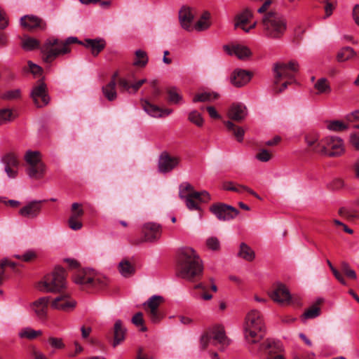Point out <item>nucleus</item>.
Returning <instances> with one entry per match:
<instances>
[{
  "label": "nucleus",
  "instance_id": "nucleus-1",
  "mask_svg": "<svg viewBox=\"0 0 359 359\" xmlns=\"http://www.w3.org/2000/svg\"><path fill=\"white\" fill-rule=\"evenodd\" d=\"M203 265L196 251L189 247L182 248L179 254V276L193 280L202 275Z\"/></svg>",
  "mask_w": 359,
  "mask_h": 359
},
{
  "label": "nucleus",
  "instance_id": "nucleus-2",
  "mask_svg": "<svg viewBox=\"0 0 359 359\" xmlns=\"http://www.w3.org/2000/svg\"><path fill=\"white\" fill-rule=\"evenodd\" d=\"M264 330L260 312L257 310L250 311L246 316L244 325L245 338L248 343L251 345L259 343L264 337Z\"/></svg>",
  "mask_w": 359,
  "mask_h": 359
},
{
  "label": "nucleus",
  "instance_id": "nucleus-3",
  "mask_svg": "<svg viewBox=\"0 0 359 359\" xmlns=\"http://www.w3.org/2000/svg\"><path fill=\"white\" fill-rule=\"evenodd\" d=\"M80 43L76 37H69L65 41H60L55 38H50L46 41L41 47L43 60L46 62H53L57 57L70 52L69 45Z\"/></svg>",
  "mask_w": 359,
  "mask_h": 359
},
{
  "label": "nucleus",
  "instance_id": "nucleus-4",
  "mask_svg": "<svg viewBox=\"0 0 359 359\" xmlns=\"http://www.w3.org/2000/svg\"><path fill=\"white\" fill-rule=\"evenodd\" d=\"M179 196L184 200L187 208L190 210H199V203H208L210 196L206 191H196L189 182H184L180 186Z\"/></svg>",
  "mask_w": 359,
  "mask_h": 359
},
{
  "label": "nucleus",
  "instance_id": "nucleus-5",
  "mask_svg": "<svg viewBox=\"0 0 359 359\" xmlns=\"http://www.w3.org/2000/svg\"><path fill=\"white\" fill-rule=\"evenodd\" d=\"M66 283L65 270L57 266L50 273L44 276L38 287L39 290L46 292H60L66 287Z\"/></svg>",
  "mask_w": 359,
  "mask_h": 359
},
{
  "label": "nucleus",
  "instance_id": "nucleus-6",
  "mask_svg": "<svg viewBox=\"0 0 359 359\" xmlns=\"http://www.w3.org/2000/svg\"><path fill=\"white\" fill-rule=\"evenodd\" d=\"M264 35L270 39H280L287 28L285 19L274 13H268L262 20Z\"/></svg>",
  "mask_w": 359,
  "mask_h": 359
},
{
  "label": "nucleus",
  "instance_id": "nucleus-7",
  "mask_svg": "<svg viewBox=\"0 0 359 359\" xmlns=\"http://www.w3.org/2000/svg\"><path fill=\"white\" fill-rule=\"evenodd\" d=\"M74 281L82 289H101L104 287L108 280L104 276L95 273L90 269L79 270L74 276Z\"/></svg>",
  "mask_w": 359,
  "mask_h": 359
},
{
  "label": "nucleus",
  "instance_id": "nucleus-8",
  "mask_svg": "<svg viewBox=\"0 0 359 359\" xmlns=\"http://www.w3.org/2000/svg\"><path fill=\"white\" fill-rule=\"evenodd\" d=\"M273 71L275 74V85H277L281 79H286L288 80L282 84L280 89H275L277 93H281L287 88L288 84L294 82L295 74L299 71V64L294 60L288 63H276L274 65Z\"/></svg>",
  "mask_w": 359,
  "mask_h": 359
},
{
  "label": "nucleus",
  "instance_id": "nucleus-9",
  "mask_svg": "<svg viewBox=\"0 0 359 359\" xmlns=\"http://www.w3.org/2000/svg\"><path fill=\"white\" fill-rule=\"evenodd\" d=\"M229 344V340L225 335L224 327L215 325L208 329L201 338V346L205 349L208 345H219V349L223 350Z\"/></svg>",
  "mask_w": 359,
  "mask_h": 359
},
{
  "label": "nucleus",
  "instance_id": "nucleus-10",
  "mask_svg": "<svg viewBox=\"0 0 359 359\" xmlns=\"http://www.w3.org/2000/svg\"><path fill=\"white\" fill-rule=\"evenodd\" d=\"M25 160L29 165L27 173L30 177L41 179L43 177L46 166L41 161V155L39 151H27L25 155Z\"/></svg>",
  "mask_w": 359,
  "mask_h": 359
},
{
  "label": "nucleus",
  "instance_id": "nucleus-11",
  "mask_svg": "<svg viewBox=\"0 0 359 359\" xmlns=\"http://www.w3.org/2000/svg\"><path fill=\"white\" fill-rule=\"evenodd\" d=\"M164 302V299L160 295H153L143 304V307L153 323H158L163 318V314L159 306Z\"/></svg>",
  "mask_w": 359,
  "mask_h": 359
},
{
  "label": "nucleus",
  "instance_id": "nucleus-12",
  "mask_svg": "<svg viewBox=\"0 0 359 359\" xmlns=\"http://www.w3.org/2000/svg\"><path fill=\"white\" fill-rule=\"evenodd\" d=\"M31 97L37 107H43L49 103L50 97L44 82L39 81L37 84L33 87Z\"/></svg>",
  "mask_w": 359,
  "mask_h": 359
},
{
  "label": "nucleus",
  "instance_id": "nucleus-13",
  "mask_svg": "<svg viewBox=\"0 0 359 359\" xmlns=\"http://www.w3.org/2000/svg\"><path fill=\"white\" fill-rule=\"evenodd\" d=\"M210 211L219 220H230L238 215V210L231 205L222 203L214 204L210 208Z\"/></svg>",
  "mask_w": 359,
  "mask_h": 359
},
{
  "label": "nucleus",
  "instance_id": "nucleus-14",
  "mask_svg": "<svg viewBox=\"0 0 359 359\" xmlns=\"http://www.w3.org/2000/svg\"><path fill=\"white\" fill-rule=\"evenodd\" d=\"M326 156L338 157L344 154L345 148L343 140L337 137H325Z\"/></svg>",
  "mask_w": 359,
  "mask_h": 359
},
{
  "label": "nucleus",
  "instance_id": "nucleus-15",
  "mask_svg": "<svg viewBox=\"0 0 359 359\" xmlns=\"http://www.w3.org/2000/svg\"><path fill=\"white\" fill-rule=\"evenodd\" d=\"M180 163V158L163 152L158 159V168L160 172L167 173L177 168Z\"/></svg>",
  "mask_w": 359,
  "mask_h": 359
},
{
  "label": "nucleus",
  "instance_id": "nucleus-16",
  "mask_svg": "<svg viewBox=\"0 0 359 359\" xmlns=\"http://www.w3.org/2000/svg\"><path fill=\"white\" fill-rule=\"evenodd\" d=\"M84 211L82 208L81 204L79 203H74L71 208V215L68 219V225L69 228L74 231L80 230L83 224L81 218L83 217Z\"/></svg>",
  "mask_w": 359,
  "mask_h": 359
},
{
  "label": "nucleus",
  "instance_id": "nucleus-17",
  "mask_svg": "<svg viewBox=\"0 0 359 359\" xmlns=\"http://www.w3.org/2000/svg\"><path fill=\"white\" fill-rule=\"evenodd\" d=\"M41 201H32L23 206L19 210V215L22 217L34 219L37 217L41 211Z\"/></svg>",
  "mask_w": 359,
  "mask_h": 359
},
{
  "label": "nucleus",
  "instance_id": "nucleus-18",
  "mask_svg": "<svg viewBox=\"0 0 359 359\" xmlns=\"http://www.w3.org/2000/svg\"><path fill=\"white\" fill-rule=\"evenodd\" d=\"M49 302L48 297H43L32 304L31 308L39 319L44 320L46 318Z\"/></svg>",
  "mask_w": 359,
  "mask_h": 359
},
{
  "label": "nucleus",
  "instance_id": "nucleus-19",
  "mask_svg": "<svg viewBox=\"0 0 359 359\" xmlns=\"http://www.w3.org/2000/svg\"><path fill=\"white\" fill-rule=\"evenodd\" d=\"M21 25L29 30L39 29L44 30L46 28V23L41 18L35 15H25L20 19Z\"/></svg>",
  "mask_w": 359,
  "mask_h": 359
},
{
  "label": "nucleus",
  "instance_id": "nucleus-20",
  "mask_svg": "<svg viewBox=\"0 0 359 359\" xmlns=\"http://www.w3.org/2000/svg\"><path fill=\"white\" fill-rule=\"evenodd\" d=\"M194 18V13L192 8L188 6H182L179 11V20L181 27L187 30H193L192 22Z\"/></svg>",
  "mask_w": 359,
  "mask_h": 359
},
{
  "label": "nucleus",
  "instance_id": "nucleus-21",
  "mask_svg": "<svg viewBox=\"0 0 359 359\" xmlns=\"http://www.w3.org/2000/svg\"><path fill=\"white\" fill-rule=\"evenodd\" d=\"M269 295L274 302L280 304H288L291 300L288 289L283 284H278Z\"/></svg>",
  "mask_w": 359,
  "mask_h": 359
},
{
  "label": "nucleus",
  "instance_id": "nucleus-22",
  "mask_svg": "<svg viewBox=\"0 0 359 359\" xmlns=\"http://www.w3.org/2000/svg\"><path fill=\"white\" fill-rule=\"evenodd\" d=\"M252 74L247 70L235 69L231 76V83L236 87L240 88L246 85L251 79Z\"/></svg>",
  "mask_w": 359,
  "mask_h": 359
},
{
  "label": "nucleus",
  "instance_id": "nucleus-23",
  "mask_svg": "<svg viewBox=\"0 0 359 359\" xmlns=\"http://www.w3.org/2000/svg\"><path fill=\"white\" fill-rule=\"evenodd\" d=\"M142 232L144 241L153 242L160 238L161 226L158 224L148 222L144 225Z\"/></svg>",
  "mask_w": 359,
  "mask_h": 359
},
{
  "label": "nucleus",
  "instance_id": "nucleus-24",
  "mask_svg": "<svg viewBox=\"0 0 359 359\" xmlns=\"http://www.w3.org/2000/svg\"><path fill=\"white\" fill-rule=\"evenodd\" d=\"M248 115V110L246 107L241 103L233 104L229 111L228 117L231 120L236 122H241Z\"/></svg>",
  "mask_w": 359,
  "mask_h": 359
},
{
  "label": "nucleus",
  "instance_id": "nucleus-25",
  "mask_svg": "<svg viewBox=\"0 0 359 359\" xmlns=\"http://www.w3.org/2000/svg\"><path fill=\"white\" fill-rule=\"evenodd\" d=\"M51 306L55 309L67 311L75 307L76 302L68 294H62L53 301Z\"/></svg>",
  "mask_w": 359,
  "mask_h": 359
},
{
  "label": "nucleus",
  "instance_id": "nucleus-26",
  "mask_svg": "<svg viewBox=\"0 0 359 359\" xmlns=\"http://www.w3.org/2000/svg\"><path fill=\"white\" fill-rule=\"evenodd\" d=\"M280 349V346L275 342L266 340L262 344H259L257 352L268 351L269 356L272 359H286L283 355L277 353Z\"/></svg>",
  "mask_w": 359,
  "mask_h": 359
},
{
  "label": "nucleus",
  "instance_id": "nucleus-27",
  "mask_svg": "<svg viewBox=\"0 0 359 359\" xmlns=\"http://www.w3.org/2000/svg\"><path fill=\"white\" fill-rule=\"evenodd\" d=\"M224 51L229 55H235L241 60L245 59L251 55L250 50L245 46L236 45L229 46L227 45L223 47Z\"/></svg>",
  "mask_w": 359,
  "mask_h": 359
},
{
  "label": "nucleus",
  "instance_id": "nucleus-28",
  "mask_svg": "<svg viewBox=\"0 0 359 359\" xmlns=\"http://www.w3.org/2000/svg\"><path fill=\"white\" fill-rule=\"evenodd\" d=\"M222 187L224 190L231 191L237 193H243L244 191L248 192L250 194L254 196L258 199H261L259 196L250 188L241 184L236 185L232 182H225L223 183Z\"/></svg>",
  "mask_w": 359,
  "mask_h": 359
},
{
  "label": "nucleus",
  "instance_id": "nucleus-29",
  "mask_svg": "<svg viewBox=\"0 0 359 359\" xmlns=\"http://www.w3.org/2000/svg\"><path fill=\"white\" fill-rule=\"evenodd\" d=\"M146 81L147 80L143 79L133 84H130L127 79L121 78L118 79V83L121 90L129 93H135Z\"/></svg>",
  "mask_w": 359,
  "mask_h": 359
},
{
  "label": "nucleus",
  "instance_id": "nucleus-30",
  "mask_svg": "<svg viewBox=\"0 0 359 359\" xmlns=\"http://www.w3.org/2000/svg\"><path fill=\"white\" fill-rule=\"evenodd\" d=\"M143 109L151 116L154 118H161L163 116L162 114V109L157 105L150 103L147 100H141Z\"/></svg>",
  "mask_w": 359,
  "mask_h": 359
},
{
  "label": "nucleus",
  "instance_id": "nucleus-31",
  "mask_svg": "<svg viewBox=\"0 0 359 359\" xmlns=\"http://www.w3.org/2000/svg\"><path fill=\"white\" fill-rule=\"evenodd\" d=\"M316 95H329L332 88L328 80L325 78H320L313 85Z\"/></svg>",
  "mask_w": 359,
  "mask_h": 359
},
{
  "label": "nucleus",
  "instance_id": "nucleus-32",
  "mask_svg": "<svg viewBox=\"0 0 359 359\" xmlns=\"http://www.w3.org/2000/svg\"><path fill=\"white\" fill-rule=\"evenodd\" d=\"M252 18V13L249 9H245L242 13L238 14L236 18V27H240L245 32H249V29L245 27V25Z\"/></svg>",
  "mask_w": 359,
  "mask_h": 359
},
{
  "label": "nucleus",
  "instance_id": "nucleus-33",
  "mask_svg": "<svg viewBox=\"0 0 359 359\" xmlns=\"http://www.w3.org/2000/svg\"><path fill=\"white\" fill-rule=\"evenodd\" d=\"M126 330L123 327L121 320H117L114 327V340L113 346H116L125 339Z\"/></svg>",
  "mask_w": 359,
  "mask_h": 359
},
{
  "label": "nucleus",
  "instance_id": "nucleus-34",
  "mask_svg": "<svg viewBox=\"0 0 359 359\" xmlns=\"http://www.w3.org/2000/svg\"><path fill=\"white\" fill-rule=\"evenodd\" d=\"M85 46L90 48L93 55H97L104 49L105 43L103 40L86 39Z\"/></svg>",
  "mask_w": 359,
  "mask_h": 359
},
{
  "label": "nucleus",
  "instance_id": "nucleus-35",
  "mask_svg": "<svg viewBox=\"0 0 359 359\" xmlns=\"http://www.w3.org/2000/svg\"><path fill=\"white\" fill-rule=\"evenodd\" d=\"M118 271L123 277L128 278L135 273V268L128 260L123 259L118 264Z\"/></svg>",
  "mask_w": 359,
  "mask_h": 359
},
{
  "label": "nucleus",
  "instance_id": "nucleus-36",
  "mask_svg": "<svg viewBox=\"0 0 359 359\" xmlns=\"http://www.w3.org/2000/svg\"><path fill=\"white\" fill-rule=\"evenodd\" d=\"M224 124L228 130L233 133L238 142H243L245 134V131L243 128L235 125L231 121H226L224 122Z\"/></svg>",
  "mask_w": 359,
  "mask_h": 359
},
{
  "label": "nucleus",
  "instance_id": "nucleus-37",
  "mask_svg": "<svg viewBox=\"0 0 359 359\" xmlns=\"http://www.w3.org/2000/svg\"><path fill=\"white\" fill-rule=\"evenodd\" d=\"M238 256L248 262L252 261L255 257V252L252 249L244 243L240 245Z\"/></svg>",
  "mask_w": 359,
  "mask_h": 359
},
{
  "label": "nucleus",
  "instance_id": "nucleus-38",
  "mask_svg": "<svg viewBox=\"0 0 359 359\" xmlns=\"http://www.w3.org/2000/svg\"><path fill=\"white\" fill-rule=\"evenodd\" d=\"M210 14L208 12H204L193 26V29H194L198 32L207 29L210 26Z\"/></svg>",
  "mask_w": 359,
  "mask_h": 359
},
{
  "label": "nucleus",
  "instance_id": "nucleus-39",
  "mask_svg": "<svg viewBox=\"0 0 359 359\" xmlns=\"http://www.w3.org/2000/svg\"><path fill=\"white\" fill-rule=\"evenodd\" d=\"M104 96L109 101H114L117 97V93L116 90V84L114 81H110L108 84L104 86L102 88Z\"/></svg>",
  "mask_w": 359,
  "mask_h": 359
},
{
  "label": "nucleus",
  "instance_id": "nucleus-40",
  "mask_svg": "<svg viewBox=\"0 0 359 359\" xmlns=\"http://www.w3.org/2000/svg\"><path fill=\"white\" fill-rule=\"evenodd\" d=\"M42 334L43 332L41 330H34L32 328L28 327L22 329L19 332L18 336L21 339H27L29 340H32L42 335Z\"/></svg>",
  "mask_w": 359,
  "mask_h": 359
},
{
  "label": "nucleus",
  "instance_id": "nucleus-41",
  "mask_svg": "<svg viewBox=\"0 0 359 359\" xmlns=\"http://www.w3.org/2000/svg\"><path fill=\"white\" fill-rule=\"evenodd\" d=\"M135 58L133 65L140 67H144L147 65L149 58L145 51L142 50H137L135 53Z\"/></svg>",
  "mask_w": 359,
  "mask_h": 359
},
{
  "label": "nucleus",
  "instance_id": "nucleus-42",
  "mask_svg": "<svg viewBox=\"0 0 359 359\" xmlns=\"http://www.w3.org/2000/svg\"><path fill=\"white\" fill-rule=\"evenodd\" d=\"M218 97L219 95L216 93L203 92L196 94L193 98V102H210L215 100Z\"/></svg>",
  "mask_w": 359,
  "mask_h": 359
},
{
  "label": "nucleus",
  "instance_id": "nucleus-43",
  "mask_svg": "<svg viewBox=\"0 0 359 359\" xmlns=\"http://www.w3.org/2000/svg\"><path fill=\"white\" fill-rule=\"evenodd\" d=\"M355 55V51L351 47L341 48L337 54V58L339 62H345L353 58Z\"/></svg>",
  "mask_w": 359,
  "mask_h": 359
},
{
  "label": "nucleus",
  "instance_id": "nucleus-44",
  "mask_svg": "<svg viewBox=\"0 0 359 359\" xmlns=\"http://www.w3.org/2000/svg\"><path fill=\"white\" fill-rule=\"evenodd\" d=\"M2 162L6 166L18 168V157L14 153H8L2 158Z\"/></svg>",
  "mask_w": 359,
  "mask_h": 359
},
{
  "label": "nucleus",
  "instance_id": "nucleus-45",
  "mask_svg": "<svg viewBox=\"0 0 359 359\" xmlns=\"http://www.w3.org/2000/svg\"><path fill=\"white\" fill-rule=\"evenodd\" d=\"M168 101L172 104H179L182 100V95L179 93L178 90L175 87L168 88Z\"/></svg>",
  "mask_w": 359,
  "mask_h": 359
},
{
  "label": "nucleus",
  "instance_id": "nucleus-46",
  "mask_svg": "<svg viewBox=\"0 0 359 359\" xmlns=\"http://www.w3.org/2000/svg\"><path fill=\"white\" fill-rule=\"evenodd\" d=\"M188 120L198 127H202L204 123L202 115L196 110H193L189 113Z\"/></svg>",
  "mask_w": 359,
  "mask_h": 359
},
{
  "label": "nucleus",
  "instance_id": "nucleus-47",
  "mask_svg": "<svg viewBox=\"0 0 359 359\" xmlns=\"http://www.w3.org/2000/svg\"><path fill=\"white\" fill-rule=\"evenodd\" d=\"M22 46L25 50H32L39 46V41L34 38L27 37L23 39Z\"/></svg>",
  "mask_w": 359,
  "mask_h": 359
},
{
  "label": "nucleus",
  "instance_id": "nucleus-48",
  "mask_svg": "<svg viewBox=\"0 0 359 359\" xmlns=\"http://www.w3.org/2000/svg\"><path fill=\"white\" fill-rule=\"evenodd\" d=\"M205 245L209 250L217 251L220 249V242L215 236H211L206 239Z\"/></svg>",
  "mask_w": 359,
  "mask_h": 359
},
{
  "label": "nucleus",
  "instance_id": "nucleus-49",
  "mask_svg": "<svg viewBox=\"0 0 359 359\" xmlns=\"http://www.w3.org/2000/svg\"><path fill=\"white\" fill-rule=\"evenodd\" d=\"M327 128L333 131H343L348 128V126L341 121H334L329 123Z\"/></svg>",
  "mask_w": 359,
  "mask_h": 359
},
{
  "label": "nucleus",
  "instance_id": "nucleus-50",
  "mask_svg": "<svg viewBox=\"0 0 359 359\" xmlns=\"http://www.w3.org/2000/svg\"><path fill=\"white\" fill-rule=\"evenodd\" d=\"M320 308L317 306H313L307 309L303 314L304 319H311L318 317L320 315Z\"/></svg>",
  "mask_w": 359,
  "mask_h": 359
},
{
  "label": "nucleus",
  "instance_id": "nucleus-51",
  "mask_svg": "<svg viewBox=\"0 0 359 359\" xmlns=\"http://www.w3.org/2000/svg\"><path fill=\"white\" fill-rule=\"evenodd\" d=\"M13 119V112L9 109H0V125Z\"/></svg>",
  "mask_w": 359,
  "mask_h": 359
},
{
  "label": "nucleus",
  "instance_id": "nucleus-52",
  "mask_svg": "<svg viewBox=\"0 0 359 359\" xmlns=\"http://www.w3.org/2000/svg\"><path fill=\"white\" fill-rule=\"evenodd\" d=\"M132 323L136 326H141L140 330L147 331V327L144 325L143 314L141 312L137 313L132 318Z\"/></svg>",
  "mask_w": 359,
  "mask_h": 359
},
{
  "label": "nucleus",
  "instance_id": "nucleus-53",
  "mask_svg": "<svg viewBox=\"0 0 359 359\" xmlns=\"http://www.w3.org/2000/svg\"><path fill=\"white\" fill-rule=\"evenodd\" d=\"M256 158L261 162H268L272 158V154L266 149H262L255 156Z\"/></svg>",
  "mask_w": 359,
  "mask_h": 359
},
{
  "label": "nucleus",
  "instance_id": "nucleus-54",
  "mask_svg": "<svg viewBox=\"0 0 359 359\" xmlns=\"http://www.w3.org/2000/svg\"><path fill=\"white\" fill-rule=\"evenodd\" d=\"M325 18H328L332 14L333 11L336 8L337 0H325Z\"/></svg>",
  "mask_w": 359,
  "mask_h": 359
},
{
  "label": "nucleus",
  "instance_id": "nucleus-55",
  "mask_svg": "<svg viewBox=\"0 0 359 359\" xmlns=\"http://www.w3.org/2000/svg\"><path fill=\"white\" fill-rule=\"evenodd\" d=\"M311 149L316 153L326 155L325 138L320 142L318 141L316 144L311 147Z\"/></svg>",
  "mask_w": 359,
  "mask_h": 359
},
{
  "label": "nucleus",
  "instance_id": "nucleus-56",
  "mask_svg": "<svg viewBox=\"0 0 359 359\" xmlns=\"http://www.w3.org/2000/svg\"><path fill=\"white\" fill-rule=\"evenodd\" d=\"M341 270L346 275L347 277L351 279H356L357 275L355 271L351 269L349 264L346 262L341 263Z\"/></svg>",
  "mask_w": 359,
  "mask_h": 359
},
{
  "label": "nucleus",
  "instance_id": "nucleus-57",
  "mask_svg": "<svg viewBox=\"0 0 359 359\" xmlns=\"http://www.w3.org/2000/svg\"><path fill=\"white\" fill-rule=\"evenodd\" d=\"M349 144L355 151H359V133H352L349 137Z\"/></svg>",
  "mask_w": 359,
  "mask_h": 359
},
{
  "label": "nucleus",
  "instance_id": "nucleus-58",
  "mask_svg": "<svg viewBox=\"0 0 359 359\" xmlns=\"http://www.w3.org/2000/svg\"><path fill=\"white\" fill-rule=\"evenodd\" d=\"M195 289H201L203 293L201 294V298L203 300H210L212 295L207 292L208 287L203 283H198L194 286Z\"/></svg>",
  "mask_w": 359,
  "mask_h": 359
},
{
  "label": "nucleus",
  "instance_id": "nucleus-59",
  "mask_svg": "<svg viewBox=\"0 0 359 359\" xmlns=\"http://www.w3.org/2000/svg\"><path fill=\"white\" fill-rule=\"evenodd\" d=\"M48 342L53 348L57 349H62L65 348V344L63 343V341L61 338L51 337L48 338Z\"/></svg>",
  "mask_w": 359,
  "mask_h": 359
},
{
  "label": "nucleus",
  "instance_id": "nucleus-60",
  "mask_svg": "<svg viewBox=\"0 0 359 359\" xmlns=\"http://www.w3.org/2000/svg\"><path fill=\"white\" fill-rule=\"evenodd\" d=\"M28 66L30 69V72L34 75L38 76L41 75L42 72V68L39 65L34 64L32 62H28Z\"/></svg>",
  "mask_w": 359,
  "mask_h": 359
},
{
  "label": "nucleus",
  "instance_id": "nucleus-61",
  "mask_svg": "<svg viewBox=\"0 0 359 359\" xmlns=\"http://www.w3.org/2000/svg\"><path fill=\"white\" fill-rule=\"evenodd\" d=\"M319 137L316 134H311L306 136V142L309 147H312L318 141Z\"/></svg>",
  "mask_w": 359,
  "mask_h": 359
},
{
  "label": "nucleus",
  "instance_id": "nucleus-62",
  "mask_svg": "<svg viewBox=\"0 0 359 359\" xmlns=\"http://www.w3.org/2000/svg\"><path fill=\"white\" fill-rule=\"evenodd\" d=\"M20 95V90L16 89V90H9V91L6 92L4 94V97L5 99L12 100V99H15V98L19 97Z\"/></svg>",
  "mask_w": 359,
  "mask_h": 359
},
{
  "label": "nucleus",
  "instance_id": "nucleus-63",
  "mask_svg": "<svg viewBox=\"0 0 359 359\" xmlns=\"http://www.w3.org/2000/svg\"><path fill=\"white\" fill-rule=\"evenodd\" d=\"M5 172L10 178H15L18 175V168H13L5 165Z\"/></svg>",
  "mask_w": 359,
  "mask_h": 359
},
{
  "label": "nucleus",
  "instance_id": "nucleus-64",
  "mask_svg": "<svg viewBox=\"0 0 359 359\" xmlns=\"http://www.w3.org/2000/svg\"><path fill=\"white\" fill-rule=\"evenodd\" d=\"M32 355L33 356L34 359H48L41 351L35 347L32 348Z\"/></svg>",
  "mask_w": 359,
  "mask_h": 359
}]
</instances>
